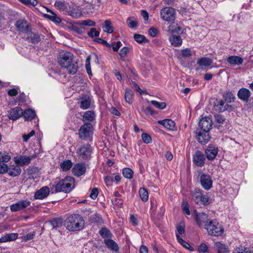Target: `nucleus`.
<instances>
[{
  "mask_svg": "<svg viewBox=\"0 0 253 253\" xmlns=\"http://www.w3.org/2000/svg\"><path fill=\"white\" fill-rule=\"evenodd\" d=\"M234 107L228 104H224L222 102V111H228L229 112H231L233 110Z\"/></svg>",
  "mask_w": 253,
  "mask_h": 253,
  "instance_id": "obj_55",
  "label": "nucleus"
},
{
  "mask_svg": "<svg viewBox=\"0 0 253 253\" xmlns=\"http://www.w3.org/2000/svg\"><path fill=\"white\" fill-rule=\"evenodd\" d=\"M177 239L179 243H180L183 247L188 250H191L190 248L191 247L190 245L184 241L178 235H176Z\"/></svg>",
  "mask_w": 253,
  "mask_h": 253,
  "instance_id": "obj_48",
  "label": "nucleus"
},
{
  "mask_svg": "<svg viewBox=\"0 0 253 253\" xmlns=\"http://www.w3.org/2000/svg\"><path fill=\"white\" fill-rule=\"evenodd\" d=\"M51 15H47V17L53 22L59 23L61 20V19L57 16L53 12H51Z\"/></svg>",
  "mask_w": 253,
  "mask_h": 253,
  "instance_id": "obj_46",
  "label": "nucleus"
},
{
  "mask_svg": "<svg viewBox=\"0 0 253 253\" xmlns=\"http://www.w3.org/2000/svg\"><path fill=\"white\" fill-rule=\"evenodd\" d=\"M8 174L10 176H16L19 175L21 172V169L17 164L13 165L8 168Z\"/></svg>",
  "mask_w": 253,
  "mask_h": 253,
  "instance_id": "obj_25",
  "label": "nucleus"
},
{
  "mask_svg": "<svg viewBox=\"0 0 253 253\" xmlns=\"http://www.w3.org/2000/svg\"><path fill=\"white\" fill-rule=\"evenodd\" d=\"M35 235V233L34 232H32V233H30L27 234L26 236H24L22 237V239L25 241H27L28 240H32L34 238Z\"/></svg>",
  "mask_w": 253,
  "mask_h": 253,
  "instance_id": "obj_57",
  "label": "nucleus"
},
{
  "mask_svg": "<svg viewBox=\"0 0 253 253\" xmlns=\"http://www.w3.org/2000/svg\"><path fill=\"white\" fill-rule=\"evenodd\" d=\"M128 48L126 47H124L122 48L119 52V54L121 57H125L126 56L127 53L128 52Z\"/></svg>",
  "mask_w": 253,
  "mask_h": 253,
  "instance_id": "obj_56",
  "label": "nucleus"
},
{
  "mask_svg": "<svg viewBox=\"0 0 253 253\" xmlns=\"http://www.w3.org/2000/svg\"><path fill=\"white\" fill-rule=\"evenodd\" d=\"M176 12L175 9L171 7H165L160 11V17L164 21L172 22L175 19Z\"/></svg>",
  "mask_w": 253,
  "mask_h": 253,
  "instance_id": "obj_4",
  "label": "nucleus"
},
{
  "mask_svg": "<svg viewBox=\"0 0 253 253\" xmlns=\"http://www.w3.org/2000/svg\"><path fill=\"white\" fill-rule=\"evenodd\" d=\"M122 173L125 177L128 179L131 178L133 176V171L129 168L124 169Z\"/></svg>",
  "mask_w": 253,
  "mask_h": 253,
  "instance_id": "obj_43",
  "label": "nucleus"
},
{
  "mask_svg": "<svg viewBox=\"0 0 253 253\" xmlns=\"http://www.w3.org/2000/svg\"><path fill=\"white\" fill-rule=\"evenodd\" d=\"M134 39L136 42L139 43H142L143 42H147L148 41L146 39V38L142 35L135 34L134 35Z\"/></svg>",
  "mask_w": 253,
  "mask_h": 253,
  "instance_id": "obj_40",
  "label": "nucleus"
},
{
  "mask_svg": "<svg viewBox=\"0 0 253 253\" xmlns=\"http://www.w3.org/2000/svg\"><path fill=\"white\" fill-rule=\"evenodd\" d=\"M31 41L33 43H38L40 41V38L39 35L36 34H33L31 37Z\"/></svg>",
  "mask_w": 253,
  "mask_h": 253,
  "instance_id": "obj_64",
  "label": "nucleus"
},
{
  "mask_svg": "<svg viewBox=\"0 0 253 253\" xmlns=\"http://www.w3.org/2000/svg\"><path fill=\"white\" fill-rule=\"evenodd\" d=\"M223 97L224 98L225 102L227 103L234 102L236 99V97L233 93L229 91L225 92L223 95Z\"/></svg>",
  "mask_w": 253,
  "mask_h": 253,
  "instance_id": "obj_32",
  "label": "nucleus"
},
{
  "mask_svg": "<svg viewBox=\"0 0 253 253\" xmlns=\"http://www.w3.org/2000/svg\"><path fill=\"white\" fill-rule=\"evenodd\" d=\"M104 243L108 248L113 252H117L119 250L118 244L111 239H104Z\"/></svg>",
  "mask_w": 253,
  "mask_h": 253,
  "instance_id": "obj_30",
  "label": "nucleus"
},
{
  "mask_svg": "<svg viewBox=\"0 0 253 253\" xmlns=\"http://www.w3.org/2000/svg\"><path fill=\"white\" fill-rule=\"evenodd\" d=\"M205 158L204 155L200 151H197L193 156V162L198 167L204 165Z\"/></svg>",
  "mask_w": 253,
  "mask_h": 253,
  "instance_id": "obj_17",
  "label": "nucleus"
},
{
  "mask_svg": "<svg viewBox=\"0 0 253 253\" xmlns=\"http://www.w3.org/2000/svg\"><path fill=\"white\" fill-rule=\"evenodd\" d=\"M133 97V94L132 91L129 89H126L125 94V99L126 102L128 103L129 104H131Z\"/></svg>",
  "mask_w": 253,
  "mask_h": 253,
  "instance_id": "obj_36",
  "label": "nucleus"
},
{
  "mask_svg": "<svg viewBox=\"0 0 253 253\" xmlns=\"http://www.w3.org/2000/svg\"><path fill=\"white\" fill-rule=\"evenodd\" d=\"M141 137L143 141L145 143H149L151 141V137L147 133H142Z\"/></svg>",
  "mask_w": 253,
  "mask_h": 253,
  "instance_id": "obj_52",
  "label": "nucleus"
},
{
  "mask_svg": "<svg viewBox=\"0 0 253 253\" xmlns=\"http://www.w3.org/2000/svg\"><path fill=\"white\" fill-rule=\"evenodd\" d=\"M218 153V148L214 145H210L206 149L205 154L207 159L209 160H213Z\"/></svg>",
  "mask_w": 253,
  "mask_h": 253,
  "instance_id": "obj_14",
  "label": "nucleus"
},
{
  "mask_svg": "<svg viewBox=\"0 0 253 253\" xmlns=\"http://www.w3.org/2000/svg\"><path fill=\"white\" fill-rule=\"evenodd\" d=\"M35 134V132L34 130H32L29 134H24L23 135V138L24 141L27 142L28 139L32 136H33Z\"/></svg>",
  "mask_w": 253,
  "mask_h": 253,
  "instance_id": "obj_62",
  "label": "nucleus"
},
{
  "mask_svg": "<svg viewBox=\"0 0 253 253\" xmlns=\"http://www.w3.org/2000/svg\"><path fill=\"white\" fill-rule=\"evenodd\" d=\"M30 202L28 200H22L10 206V210L12 211H17L23 210L30 205Z\"/></svg>",
  "mask_w": 253,
  "mask_h": 253,
  "instance_id": "obj_12",
  "label": "nucleus"
},
{
  "mask_svg": "<svg viewBox=\"0 0 253 253\" xmlns=\"http://www.w3.org/2000/svg\"><path fill=\"white\" fill-rule=\"evenodd\" d=\"M221 100H216V103H214L212 110V113L214 115L215 120L216 122L219 124L218 126H216L218 127L220 126V123L221 122V115L220 114L221 108Z\"/></svg>",
  "mask_w": 253,
  "mask_h": 253,
  "instance_id": "obj_10",
  "label": "nucleus"
},
{
  "mask_svg": "<svg viewBox=\"0 0 253 253\" xmlns=\"http://www.w3.org/2000/svg\"><path fill=\"white\" fill-rule=\"evenodd\" d=\"M193 200L197 204L206 205L209 204L211 201L207 195L202 193L200 189H196L193 194Z\"/></svg>",
  "mask_w": 253,
  "mask_h": 253,
  "instance_id": "obj_5",
  "label": "nucleus"
},
{
  "mask_svg": "<svg viewBox=\"0 0 253 253\" xmlns=\"http://www.w3.org/2000/svg\"><path fill=\"white\" fill-rule=\"evenodd\" d=\"M200 182L202 186L206 190H209L212 186V182L209 175L202 174L200 177Z\"/></svg>",
  "mask_w": 253,
  "mask_h": 253,
  "instance_id": "obj_16",
  "label": "nucleus"
},
{
  "mask_svg": "<svg viewBox=\"0 0 253 253\" xmlns=\"http://www.w3.org/2000/svg\"><path fill=\"white\" fill-rule=\"evenodd\" d=\"M169 41L171 44L175 47L181 45L182 43V40L181 37L176 35H171L169 37Z\"/></svg>",
  "mask_w": 253,
  "mask_h": 253,
  "instance_id": "obj_28",
  "label": "nucleus"
},
{
  "mask_svg": "<svg viewBox=\"0 0 253 253\" xmlns=\"http://www.w3.org/2000/svg\"><path fill=\"white\" fill-rule=\"evenodd\" d=\"M205 228L211 235L218 237L221 234V225L216 220L211 221L208 224H206Z\"/></svg>",
  "mask_w": 253,
  "mask_h": 253,
  "instance_id": "obj_6",
  "label": "nucleus"
},
{
  "mask_svg": "<svg viewBox=\"0 0 253 253\" xmlns=\"http://www.w3.org/2000/svg\"><path fill=\"white\" fill-rule=\"evenodd\" d=\"M90 105V99L89 97H85L82 99L80 107L83 109H87Z\"/></svg>",
  "mask_w": 253,
  "mask_h": 253,
  "instance_id": "obj_38",
  "label": "nucleus"
},
{
  "mask_svg": "<svg viewBox=\"0 0 253 253\" xmlns=\"http://www.w3.org/2000/svg\"><path fill=\"white\" fill-rule=\"evenodd\" d=\"M181 30V28L177 24H175L173 22L168 26L167 31L170 33L171 35L178 34Z\"/></svg>",
  "mask_w": 253,
  "mask_h": 253,
  "instance_id": "obj_29",
  "label": "nucleus"
},
{
  "mask_svg": "<svg viewBox=\"0 0 253 253\" xmlns=\"http://www.w3.org/2000/svg\"><path fill=\"white\" fill-rule=\"evenodd\" d=\"M127 22H128V23H127L128 26L130 28H133L136 26V25H137L136 22L135 21H134V20H133L132 18H129L128 19Z\"/></svg>",
  "mask_w": 253,
  "mask_h": 253,
  "instance_id": "obj_60",
  "label": "nucleus"
},
{
  "mask_svg": "<svg viewBox=\"0 0 253 253\" xmlns=\"http://www.w3.org/2000/svg\"><path fill=\"white\" fill-rule=\"evenodd\" d=\"M104 31L108 33H111L113 32V29L111 25V22L109 20H106L102 27Z\"/></svg>",
  "mask_w": 253,
  "mask_h": 253,
  "instance_id": "obj_35",
  "label": "nucleus"
},
{
  "mask_svg": "<svg viewBox=\"0 0 253 253\" xmlns=\"http://www.w3.org/2000/svg\"><path fill=\"white\" fill-rule=\"evenodd\" d=\"M88 34L89 36L92 37H98L99 35V32L96 31L95 29L92 28Z\"/></svg>",
  "mask_w": 253,
  "mask_h": 253,
  "instance_id": "obj_61",
  "label": "nucleus"
},
{
  "mask_svg": "<svg viewBox=\"0 0 253 253\" xmlns=\"http://www.w3.org/2000/svg\"><path fill=\"white\" fill-rule=\"evenodd\" d=\"M73 54L70 52L61 53L58 57L60 66L67 70L70 74H74L77 71V66L73 61Z\"/></svg>",
  "mask_w": 253,
  "mask_h": 253,
  "instance_id": "obj_1",
  "label": "nucleus"
},
{
  "mask_svg": "<svg viewBox=\"0 0 253 253\" xmlns=\"http://www.w3.org/2000/svg\"><path fill=\"white\" fill-rule=\"evenodd\" d=\"M18 237L17 233L6 234L0 238V243L13 241L17 239Z\"/></svg>",
  "mask_w": 253,
  "mask_h": 253,
  "instance_id": "obj_26",
  "label": "nucleus"
},
{
  "mask_svg": "<svg viewBox=\"0 0 253 253\" xmlns=\"http://www.w3.org/2000/svg\"><path fill=\"white\" fill-rule=\"evenodd\" d=\"M64 225L70 231H77L83 228L84 222L80 215L73 214L65 219Z\"/></svg>",
  "mask_w": 253,
  "mask_h": 253,
  "instance_id": "obj_2",
  "label": "nucleus"
},
{
  "mask_svg": "<svg viewBox=\"0 0 253 253\" xmlns=\"http://www.w3.org/2000/svg\"><path fill=\"white\" fill-rule=\"evenodd\" d=\"M21 1L27 5H36L38 1L36 0H20Z\"/></svg>",
  "mask_w": 253,
  "mask_h": 253,
  "instance_id": "obj_53",
  "label": "nucleus"
},
{
  "mask_svg": "<svg viewBox=\"0 0 253 253\" xmlns=\"http://www.w3.org/2000/svg\"><path fill=\"white\" fill-rule=\"evenodd\" d=\"M90 57L88 56L85 60V68L88 75L91 74V70L90 65Z\"/></svg>",
  "mask_w": 253,
  "mask_h": 253,
  "instance_id": "obj_51",
  "label": "nucleus"
},
{
  "mask_svg": "<svg viewBox=\"0 0 253 253\" xmlns=\"http://www.w3.org/2000/svg\"><path fill=\"white\" fill-rule=\"evenodd\" d=\"M233 253H253V251L250 248L241 246L235 249Z\"/></svg>",
  "mask_w": 253,
  "mask_h": 253,
  "instance_id": "obj_33",
  "label": "nucleus"
},
{
  "mask_svg": "<svg viewBox=\"0 0 253 253\" xmlns=\"http://www.w3.org/2000/svg\"><path fill=\"white\" fill-rule=\"evenodd\" d=\"M196 138L202 144L207 143L211 139L210 131L198 129L196 130Z\"/></svg>",
  "mask_w": 253,
  "mask_h": 253,
  "instance_id": "obj_7",
  "label": "nucleus"
},
{
  "mask_svg": "<svg viewBox=\"0 0 253 253\" xmlns=\"http://www.w3.org/2000/svg\"><path fill=\"white\" fill-rule=\"evenodd\" d=\"M80 25H86L89 26H93L95 25V22L93 21L88 19L86 20L82 21L79 23Z\"/></svg>",
  "mask_w": 253,
  "mask_h": 253,
  "instance_id": "obj_50",
  "label": "nucleus"
},
{
  "mask_svg": "<svg viewBox=\"0 0 253 253\" xmlns=\"http://www.w3.org/2000/svg\"><path fill=\"white\" fill-rule=\"evenodd\" d=\"M72 166V164L69 160L64 161L60 165L61 168L64 171H67L70 169Z\"/></svg>",
  "mask_w": 253,
  "mask_h": 253,
  "instance_id": "obj_42",
  "label": "nucleus"
},
{
  "mask_svg": "<svg viewBox=\"0 0 253 253\" xmlns=\"http://www.w3.org/2000/svg\"><path fill=\"white\" fill-rule=\"evenodd\" d=\"M23 114L22 109L19 107H16L9 111L8 117L10 120H16L22 116Z\"/></svg>",
  "mask_w": 253,
  "mask_h": 253,
  "instance_id": "obj_15",
  "label": "nucleus"
},
{
  "mask_svg": "<svg viewBox=\"0 0 253 253\" xmlns=\"http://www.w3.org/2000/svg\"><path fill=\"white\" fill-rule=\"evenodd\" d=\"M100 234L105 239H110L112 235L110 232L106 228H102L100 231Z\"/></svg>",
  "mask_w": 253,
  "mask_h": 253,
  "instance_id": "obj_45",
  "label": "nucleus"
},
{
  "mask_svg": "<svg viewBox=\"0 0 253 253\" xmlns=\"http://www.w3.org/2000/svg\"><path fill=\"white\" fill-rule=\"evenodd\" d=\"M74 184V179L72 177H67L59 182L55 186L56 192L63 191L66 193L71 191Z\"/></svg>",
  "mask_w": 253,
  "mask_h": 253,
  "instance_id": "obj_3",
  "label": "nucleus"
},
{
  "mask_svg": "<svg viewBox=\"0 0 253 253\" xmlns=\"http://www.w3.org/2000/svg\"><path fill=\"white\" fill-rule=\"evenodd\" d=\"M212 126V122L211 119L210 117H204L200 119L198 129L210 131Z\"/></svg>",
  "mask_w": 253,
  "mask_h": 253,
  "instance_id": "obj_9",
  "label": "nucleus"
},
{
  "mask_svg": "<svg viewBox=\"0 0 253 253\" xmlns=\"http://www.w3.org/2000/svg\"><path fill=\"white\" fill-rule=\"evenodd\" d=\"M212 62L208 58H201L197 61L198 66L196 68L197 71H202L206 70L211 65Z\"/></svg>",
  "mask_w": 253,
  "mask_h": 253,
  "instance_id": "obj_11",
  "label": "nucleus"
},
{
  "mask_svg": "<svg viewBox=\"0 0 253 253\" xmlns=\"http://www.w3.org/2000/svg\"><path fill=\"white\" fill-rule=\"evenodd\" d=\"M158 123L168 129L174 130L176 129L175 123L170 119H165L162 121H159Z\"/></svg>",
  "mask_w": 253,
  "mask_h": 253,
  "instance_id": "obj_21",
  "label": "nucleus"
},
{
  "mask_svg": "<svg viewBox=\"0 0 253 253\" xmlns=\"http://www.w3.org/2000/svg\"><path fill=\"white\" fill-rule=\"evenodd\" d=\"M85 171V167L83 164H77L72 169V172L75 175L80 176L83 175Z\"/></svg>",
  "mask_w": 253,
  "mask_h": 253,
  "instance_id": "obj_23",
  "label": "nucleus"
},
{
  "mask_svg": "<svg viewBox=\"0 0 253 253\" xmlns=\"http://www.w3.org/2000/svg\"><path fill=\"white\" fill-rule=\"evenodd\" d=\"M151 103L156 108L163 109L166 107V104L165 102H160L157 101L152 100Z\"/></svg>",
  "mask_w": 253,
  "mask_h": 253,
  "instance_id": "obj_47",
  "label": "nucleus"
},
{
  "mask_svg": "<svg viewBox=\"0 0 253 253\" xmlns=\"http://www.w3.org/2000/svg\"><path fill=\"white\" fill-rule=\"evenodd\" d=\"M90 146L88 144L83 145L78 149L77 152L83 159H86L90 154Z\"/></svg>",
  "mask_w": 253,
  "mask_h": 253,
  "instance_id": "obj_19",
  "label": "nucleus"
},
{
  "mask_svg": "<svg viewBox=\"0 0 253 253\" xmlns=\"http://www.w3.org/2000/svg\"><path fill=\"white\" fill-rule=\"evenodd\" d=\"M182 208L183 211L187 215L190 214V211L189 210V205L187 202L183 201L182 203Z\"/></svg>",
  "mask_w": 253,
  "mask_h": 253,
  "instance_id": "obj_49",
  "label": "nucleus"
},
{
  "mask_svg": "<svg viewBox=\"0 0 253 253\" xmlns=\"http://www.w3.org/2000/svg\"><path fill=\"white\" fill-rule=\"evenodd\" d=\"M49 192V188L48 187H43L35 193V198L37 199H43L48 196Z\"/></svg>",
  "mask_w": 253,
  "mask_h": 253,
  "instance_id": "obj_18",
  "label": "nucleus"
},
{
  "mask_svg": "<svg viewBox=\"0 0 253 253\" xmlns=\"http://www.w3.org/2000/svg\"><path fill=\"white\" fill-rule=\"evenodd\" d=\"M14 161L16 164H17L19 166H22L29 164L31 161V159L29 157L20 156L15 157L14 158Z\"/></svg>",
  "mask_w": 253,
  "mask_h": 253,
  "instance_id": "obj_22",
  "label": "nucleus"
},
{
  "mask_svg": "<svg viewBox=\"0 0 253 253\" xmlns=\"http://www.w3.org/2000/svg\"><path fill=\"white\" fill-rule=\"evenodd\" d=\"M22 116L26 121H31L34 119L36 113L35 112L30 109H27L23 112Z\"/></svg>",
  "mask_w": 253,
  "mask_h": 253,
  "instance_id": "obj_31",
  "label": "nucleus"
},
{
  "mask_svg": "<svg viewBox=\"0 0 253 253\" xmlns=\"http://www.w3.org/2000/svg\"><path fill=\"white\" fill-rule=\"evenodd\" d=\"M69 14L74 18H78L82 15V12L81 9L74 8L69 11Z\"/></svg>",
  "mask_w": 253,
  "mask_h": 253,
  "instance_id": "obj_37",
  "label": "nucleus"
},
{
  "mask_svg": "<svg viewBox=\"0 0 253 253\" xmlns=\"http://www.w3.org/2000/svg\"><path fill=\"white\" fill-rule=\"evenodd\" d=\"M227 61L231 65H240L243 63V59L238 56H231L227 59Z\"/></svg>",
  "mask_w": 253,
  "mask_h": 253,
  "instance_id": "obj_27",
  "label": "nucleus"
},
{
  "mask_svg": "<svg viewBox=\"0 0 253 253\" xmlns=\"http://www.w3.org/2000/svg\"><path fill=\"white\" fill-rule=\"evenodd\" d=\"M177 234H176V235H179V234L182 235V234H184V233L185 232L184 226L181 224H178L177 226Z\"/></svg>",
  "mask_w": 253,
  "mask_h": 253,
  "instance_id": "obj_59",
  "label": "nucleus"
},
{
  "mask_svg": "<svg viewBox=\"0 0 253 253\" xmlns=\"http://www.w3.org/2000/svg\"><path fill=\"white\" fill-rule=\"evenodd\" d=\"M208 215L205 213H199L195 216V219L197 224L199 226H203L204 224H207L208 218Z\"/></svg>",
  "mask_w": 253,
  "mask_h": 253,
  "instance_id": "obj_24",
  "label": "nucleus"
},
{
  "mask_svg": "<svg viewBox=\"0 0 253 253\" xmlns=\"http://www.w3.org/2000/svg\"><path fill=\"white\" fill-rule=\"evenodd\" d=\"M94 119V114L92 111L86 112L83 116V121H92Z\"/></svg>",
  "mask_w": 253,
  "mask_h": 253,
  "instance_id": "obj_39",
  "label": "nucleus"
},
{
  "mask_svg": "<svg viewBox=\"0 0 253 253\" xmlns=\"http://www.w3.org/2000/svg\"><path fill=\"white\" fill-rule=\"evenodd\" d=\"M251 96V91L247 88H242L240 89L237 93L238 98L243 102L248 103L249 98Z\"/></svg>",
  "mask_w": 253,
  "mask_h": 253,
  "instance_id": "obj_13",
  "label": "nucleus"
},
{
  "mask_svg": "<svg viewBox=\"0 0 253 253\" xmlns=\"http://www.w3.org/2000/svg\"><path fill=\"white\" fill-rule=\"evenodd\" d=\"M55 6L60 11H64L67 9V5L62 1H56L54 4Z\"/></svg>",
  "mask_w": 253,
  "mask_h": 253,
  "instance_id": "obj_41",
  "label": "nucleus"
},
{
  "mask_svg": "<svg viewBox=\"0 0 253 253\" xmlns=\"http://www.w3.org/2000/svg\"><path fill=\"white\" fill-rule=\"evenodd\" d=\"M16 28L20 32L26 33L29 31V24L23 19L18 20L15 24Z\"/></svg>",
  "mask_w": 253,
  "mask_h": 253,
  "instance_id": "obj_20",
  "label": "nucleus"
},
{
  "mask_svg": "<svg viewBox=\"0 0 253 253\" xmlns=\"http://www.w3.org/2000/svg\"><path fill=\"white\" fill-rule=\"evenodd\" d=\"M158 30L157 29L155 28H151L149 30V35L152 37H154L157 35L158 34Z\"/></svg>",
  "mask_w": 253,
  "mask_h": 253,
  "instance_id": "obj_63",
  "label": "nucleus"
},
{
  "mask_svg": "<svg viewBox=\"0 0 253 253\" xmlns=\"http://www.w3.org/2000/svg\"><path fill=\"white\" fill-rule=\"evenodd\" d=\"M92 134V126L90 123H86L81 127L79 135L82 139H86L90 136Z\"/></svg>",
  "mask_w": 253,
  "mask_h": 253,
  "instance_id": "obj_8",
  "label": "nucleus"
},
{
  "mask_svg": "<svg viewBox=\"0 0 253 253\" xmlns=\"http://www.w3.org/2000/svg\"><path fill=\"white\" fill-rule=\"evenodd\" d=\"M181 54L183 57H189L191 55L192 52L190 49L186 48L181 51Z\"/></svg>",
  "mask_w": 253,
  "mask_h": 253,
  "instance_id": "obj_54",
  "label": "nucleus"
},
{
  "mask_svg": "<svg viewBox=\"0 0 253 253\" xmlns=\"http://www.w3.org/2000/svg\"><path fill=\"white\" fill-rule=\"evenodd\" d=\"M8 171V167L3 163H0V174L4 173Z\"/></svg>",
  "mask_w": 253,
  "mask_h": 253,
  "instance_id": "obj_58",
  "label": "nucleus"
},
{
  "mask_svg": "<svg viewBox=\"0 0 253 253\" xmlns=\"http://www.w3.org/2000/svg\"><path fill=\"white\" fill-rule=\"evenodd\" d=\"M11 159L10 156L6 152H0V161L7 162Z\"/></svg>",
  "mask_w": 253,
  "mask_h": 253,
  "instance_id": "obj_44",
  "label": "nucleus"
},
{
  "mask_svg": "<svg viewBox=\"0 0 253 253\" xmlns=\"http://www.w3.org/2000/svg\"><path fill=\"white\" fill-rule=\"evenodd\" d=\"M139 196L143 202H146L148 200V193L144 188H140L139 190Z\"/></svg>",
  "mask_w": 253,
  "mask_h": 253,
  "instance_id": "obj_34",
  "label": "nucleus"
}]
</instances>
